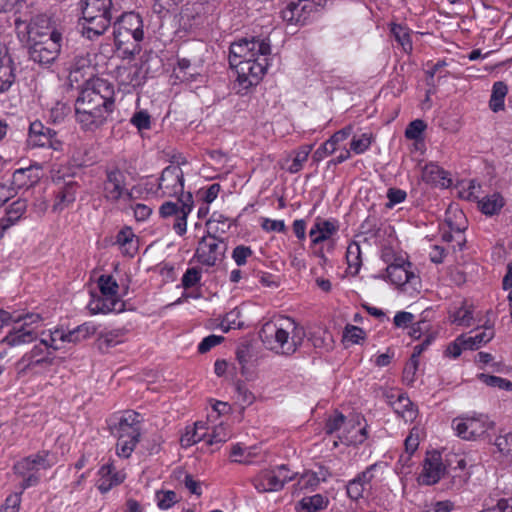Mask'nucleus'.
Listing matches in <instances>:
<instances>
[{
    "label": "nucleus",
    "mask_w": 512,
    "mask_h": 512,
    "mask_svg": "<svg viewBox=\"0 0 512 512\" xmlns=\"http://www.w3.org/2000/svg\"><path fill=\"white\" fill-rule=\"evenodd\" d=\"M280 321L265 322L258 335L267 349L280 355L291 356L302 345L305 330L289 317Z\"/></svg>",
    "instance_id": "1"
},
{
    "label": "nucleus",
    "mask_w": 512,
    "mask_h": 512,
    "mask_svg": "<svg viewBox=\"0 0 512 512\" xmlns=\"http://www.w3.org/2000/svg\"><path fill=\"white\" fill-rule=\"evenodd\" d=\"M80 24L81 33L89 40H94L103 35L111 25L112 0H81Z\"/></svg>",
    "instance_id": "2"
},
{
    "label": "nucleus",
    "mask_w": 512,
    "mask_h": 512,
    "mask_svg": "<svg viewBox=\"0 0 512 512\" xmlns=\"http://www.w3.org/2000/svg\"><path fill=\"white\" fill-rule=\"evenodd\" d=\"M114 43L125 56H134L141 50L143 21L135 12L123 13L113 24Z\"/></svg>",
    "instance_id": "3"
},
{
    "label": "nucleus",
    "mask_w": 512,
    "mask_h": 512,
    "mask_svg": "<svg viewBox=\"0 0 512 512\" xmlns=\"http://www.w3.org/2000/svg\"><path fill=\"white\" fill-rule=\"evenodd\" d=\"M14 25L17 38L21 43L52 39L54 35L57 38H63V27L55 25L51 17L45 13L31 16L30 19L17 17Z\"/></svg>",
    "instance_id": "4"
},
{
    "label": "nucleus",
    "mask_w": 512,
    "mask_h": 512,
    "mask_svg": "<svg viewBox=\"0 0 512 512\" xmlns=\"http://www.w3.org/2000/svg\"><path fill=\"white\" fill-rule=\"evenodd\" d=\"M137 417L138 413L128 412L117 423L110 425L111 433L118 439L116 452L120 457L129 458L140 441L141 431Z\"/></svg>",
    "instance_id": "5"
},
{
    "label": "nucleus",
    "mask_w": 512,
    "mask_h": 512,
    "mask_svg": "<svg viewBox=\"0 0 512 512\" xmlns=\"http://www.w3.org/2000/svg\"><path fill=\"white\" fill-rule=\"evenodd\" d=\"M76 101L113 111L114 85L106 79L94 77L85 81Z\"/></svg>",
    "instance_id": "6"
},
{
    "label": "nucleus",
    "mask_w": 512,
    "mask_h": 512,
    "mask_svg": "<svg viewBox=\"0 0 512 512\" xmlns=\"http://www.w3.org/2000/svg\"><path fill=\"white\" fill-rule=\"evenodd\" d=\"M271 53L270 43L266 40L243 38L230 46L229 64L233 68L244 60H250L256 56H268Z\"/></svg>",
    "instance_id": "7"
},
{
    "label": "nucleus",
    "mask_w": 512,
    "mask_h": 512,
    "mask_svg": "<svg viewBox=\"0 0 512 512\" xmlns=\"http://www.w3.org/2000/svg\"><path fill=\"white\" fill-rule=\"evenodd\" d=\"M227 248L228 245L224 239L208 231V234L198 242L194 258L204 266L213 267L224 259Z\"/></svg>",
    "instance_id": "8"
},
{
    "label": "nucleus",
    "mask_w": 512,
    "mask_h": 512,
    "mask_svg": "<svg viewBox=\"0 0 512 512\" xmlns=\"http://www.w3.org/2000/svg\"><path fill=\"white\" fill-rule=\"evenodd\" d=\"M63 38L54 35L52 39L31 41L22 43L27 49L28 57L40 66L49 67L58 58Z\"/></svg>",
    "instance_id": "9"
},
{
    "label": "nucleus",
    "mask_w": 512,
    "mask_h": 512,
    "mask_svg": "<svg viewBox=\"0 0 512 512\" xmlns=\"http://www.w3.org/2000/svg\"><path fill=\"white\" fill-rule=\"evenodd\" d=\"M295 475L288 474L285 465L278 466L275 470L264 469L252 478V484L260 492H273L281 490L285 483L293 480Z\"/></svg>",
    "instance_id": "10"
},
{
    "label": "nucleus",
    "mask_w": 512,
    "mask_h": 512,
    "mask_svg": "<svg viewBox=\"0 0 512 512\" xmlns=\"http://www.w3.org/2000/svg\"><path fill=\"white\" fill-rule=\"evenodd\" d=\"M104 172L103 196L107 201L117 203L127 193V172L115 164L106 166Z\"/></svg>",
    "instance_id": "11"
},
{
    "label": "nucleus",
    "mask_w": 512,
    "mask_h": 512,
    "mask_svg": "<svg viewBox=\"0 0 512 512\" xmlns=\"http://www.w3.org/2000/svg\"><path fill=\"white\" fill-rule=\"evenodd\" d=\"M113 111L75 101V117L84 131L94 132L102 127Z\"/></svg>",
    "instance_id": "12"
},
{
    "label": "nucleus",
    "mask_w": 512,
    "mask_h": 512,
    "mask_svg": "<svg viewBox=\"0 0 512 512\" xmlns=\"http://www.w3.org/2000/svg\"><path fill=\"white\" fill-rule=\"evenodd\" d=\"M268 67L267 56H256L250 60H244L233 67L237 72V80L240 85L248 88L257 85Z\"/></svg>",
    "instance_id": "13"
},
{
    "label": "nucleus",
    "mask_w": 512,
    "mask_h": 512,
    "mask_svg": "<svg viewBox=\"0 0 512 512\" xmlns=\"http://www.w3.org/2000/svg\"><path fill=\"white\" fill-rule=\"evenodd\" d=\"M28 144L32 147H48L56 152H61L64 145L58 132L44 126L40 121H34L30 124Z\"/></svg>",
    "instance_id": "14"
},
{
    "label": "nucleus",
    "mask_w": 512,
    "mask_h": 512,
    "mask_svg": "<svg viewBox=\"0 0 512 512\" xmlns=\"http://www.w3.org/2000/svg\"><path fill=\"white\" fill-rule=\"evenodd\" d=\"M158 189L162 191V196L185 199L182 169L178 165L167 166L159 178Z\"/></svg>",
    "instance_id": "15"
},
{
    "label": "nucleus",
    "mask_w": 512,
    "mask_h": 512,
    "mask_svg": "<svg viewBox=\"0 0 512 512\" xmlns=\"http://www.w3.org/2000/svg\"><path fill=\"white\" fill-rule=\"evenodd\" d=\"M453 425L457 435L465 440H475L491 427L488 418L483 415L455 419Z\"/></svg>",
    "instance_id": "16"
},
{
    "label": "nucleus",
    "mask_w": 512,
    "mask_h": 512,
    "mask_svg": "<svg viewBox=\"0 0 512 512\" xmlns=\"http://www.w3.org/2000/svg\"><path fill=\"white\" fill-rule=\"evenodd\" d=\"M316 12L309 2L290 0L282 9L281 17L287 24L305 25Z\"/></svg>",
    "instance_id": "17"
},
{
    "label": "nucleus",
    "mask_w": 512,
    "mask_h": 512,
    "mask_svg": "<svg viewBox=\"0 0 512 512\" xmlns=\"http://www.w3.org/2000/svg\"><path fill=\"white\" fill-rule=\"evenodd\" d=\"M412 263L403 258H395L386 268L387 278L396 286L416 284L419 277L411 270Z\"/></svg>",
    "instance_id": "18"
},
{
    "label": "nucleus",
    "mask_w": 512,
    "mask_h": 512,
    "mask_svg": "<svg viewBox=\"0 0 512 512\" xmlns=\"http://www.w3.org/2000/svg\"><path fill=\"white\" fill-rule=\"evenodd\" d=\"M16 83V67L8 48L0 44V96L8 94Z\"/></svg>",
    "instance_id": "19"
},
{
    "label": "nucleus",
    "mask_w": 512,
    "mask_h": 512,
    "mask_svg": "<svg viewBox=\"0 0 512 512\" xmlns=\"http://www.w3.org/2000/svg\"><path fill=\"white\" fill-rule=\"evenodd\" d=\"M445 472V466L442 463L439 452L428 453L424 460L423 470L420 474V481L425 485L436 484Z\"/></svg>",
    "instance_id": "20"
},
{
    "label": "nucleus",
    "mask_w": 512,
    "mask_h": 512,
    "mask_svg": "<svg viewBox=\"0 0 512 512\" xmlns=\"http://www.w3.org/2000/svg\"><path fill=\"white\" fill-rule=\"evenodd\" d=\"M37 339V333L28 328V324L24 323L19 328L14 327L9 333L1 340V344L8 347H15L22 344L32 343Z\"/></svg>",
    "instance_id": "21"
},
{
    "label": "nucleus",
    "mask_w": 512,
    "mask_h": 512,
    "mask_svg": "<svg viewBox=\"0 0 512 512\" xmlns=\"http://www.w3.org/2000/svg\"><path fill=\"white\" fill-rule=\"evenodd\" d=\"M79 189V184L76 181H68L63 184L56 192L55 203L53 205L54 211H61L69 204L75 201L76 193Z\"/></svg>",
    "instance_id": "22"
},
{
    "label": "nucleus",
    "mask_w": 512,
    "mask_h": 512,
    "mask_svg": "<svg viewBox=\"0 0 512 512\" xmlns=\"http://www.w3.org/2000/svg\"><path fill=\"white\" fill-rule=\"evenodd\" d=\"M338 230L334 222L317 218L312 226L309 236L313 244H318L329 239Z\"/></svg>",
    "instance_id": "23"
},
{
    "label": "nucleus",
    "mask_w": 512,
    "mask_h": 512,
    "mask_svg": "<svg viewBox=\"0 0 512 512\" xmlns=\"http://www.w3.org/2000/svg\"><path fill=\"white\" fill-rule=\"evenodd\" d=\"M117 78L120 85L136 88L144 83L145 76L142 68L137 65L120 67L117 70Z\"/></svg>",
    "instance_id": "24"
},
{
    "label": "nucleus",
    "mask_w": 512,
    "mask_h": 512,
    "mask_svg": "<svg viewBox=\"0 0 512 512\" xmlns=\"http://www.w3.org/2000/svg\"><path fill=\"white\" fill-rule=\"evenodd\" d=\"M395 413L401 416L406 422H412L417 416V409L412 401L404 393H398L395 401H390Z\"/></svg>",
    "instance_id": "25"
},
{
    "label": "nucleus",
    "mask_w": 512,
    "mask_h": 512,
    "mask_svg": "<svg viewBox=\"0 0 512 512\" xmlns=\"http://www.w3.org/2000/svg\"><path fill=\"white\" fill-rule=\"evenodd\" d=\"M124 303L118 298L101 296L93 299L88 307L93 314L97 313H108L112 311L121 312L123 310Z\"/></svg>",
    "instance_id": "26"
},
{
    "label": "nucleus",
    "mask_w": 512,
    "mask_h": 512,
    "mask_svg": "<svg viewBox=\"0 0 512 512\" xmlns=\"http://www.w3.org/2000/svg\"><path fill=\"white\" fill-rule=\"evenodd\" d=\"M124 331L122 329H115L99 333L95 345L101 353H108L111 348L122 343Z\"/></svg>",
    "instance_id": "27"
},
{
    "label": "nucleus",
    "mask_w": 512,
    "mask_h": 512,
    "mask_svg": "<svg viewBox=\"0 0 512 512\" xmlns=\"http://www.w3.org/2000/svg\"><path fill=\"white\" fill-rule=\"evenodd\" d=\"M179 202H182V210L177 215H175L173 229L179 236H182L186 233L187 217L193 209L192 194L187 193L185 199L179 198Z\"/></svg>",
    "instance_id": "28"
},
{
    "label": "nucleus",
    "mask_w": 512,
    "mask_h": 512,
    "mask_svg": "<svg viewBox=\"0 0 512 512\" xmlns=\"http://www.w3.org/2000/svg\"><path fill=\"white\" fill-rule=\"evenodd\" d=\"M329 504L327 497L321 494L302 498L296 505L297 512H318L326 509Z\"/></svg>",
    "instance_id": "29"
},
{
    "label": "nucleus",
    "mask_w": 512,
    "mask_h": 512,
    "mask_svg": "<svg viewBox=\"0 0 512 512\" xmlns=\"http://www.w3.org/2000/svg\"><path fill=\"white\" fill-rule=\"evenodd\" d=\"M445 222L448 225L450 231L457 234V242L458 245L461 246V244L465 241L462 233L466 229V221L463 212L459 210H455L454 212L448 211L446 214Z\"/></svg>",
    "instance_id": "30"
},
{
    "label": "nucleus",
    "mask_w": 512,
    "mask_h": 512,
    "mask_svg": "<svg viewBox=\"0 0 512 512\" xmlns=\"http://www.w3.org/2000/svg\"><path fill=\"white\" fill-rule=\"evenodd\" d=\"M505 204L504 198L499 193H493L478 201V208L485 215L498 214Z\"/></svg>",
    "instance_id": "31"
},
{
    "label": "nucleus",
    "mask_w": 512,
    "mask_h": 512,
    "mask_svg": "<svg viewBox=\"0 0 512 512\" xmlns=\"http://www.w3.org/2000/svg\"><path fill=\"white\" fill-rule=\"evenodd\" d=\"M507 92L508 87L503 81H497L493 84L492 94L489 101V107L493 112H499L504 109V99Z\"/></svg>",
    "instance_id": "32"
},
{
    "label": "nucleus",
    "mask_w": 512,
    "mask_h": 512,
    "mask_svg": "<svg viewBox=\"0 0 512 512\" xmlns=\"http://www.w3.org/2000/svg\"><path fill=\"white\" fill-rule=\"evenodd\" d=\"M30 173L31 168H20L13 173L11 186L16 192L18 189H28L38 182V179L31 178Z\"/></svg>",
    "instance_id": "33"
},
{
    "label": "nucleus",
    "mask_w": 512,
    "mask_h": 512,
    "mask_svg": "<svg viewBox=\"0 0 512 512\" xmlns=\"http://www.w3.org/2000/svg\"><path fill=\"white\" fill-rule=\"evenodd\" d=\"M205 429V425L202 422H196L194 427L186 430V433L182 435L180 443L182 447H190L197 442L203 440L206 437L205 433H200V430Z\"/></svg>",
    "instance_id": "34"
},
{
    "label": "nucleus",
    "mask_w": 512,
    "mask_h": 512,
    "mask_svg": "<svg viewBox=\"0 0 512 512\" xmlns=\"http://www.w3.org/2000/svg\"><path fill=\"white\" fill-rule=\"evenodd\" d=\"M96 333V327L93 325H90L88 323H84L82 325H79L74 330H71L67 333L68 342L70 343H78L82 340L87 339L91 335H94Z\"/></svg>",
    "instance_id": "35"
},
{
    "label": "nucleus",
    "mask_w": 512,
    "mask_h": 512,
    "mask_svg": "<svg viewBox=\"0 0 512 512\" xmlns=\"http://www.w3.org/2000/svg\"><path fill=\"white\" fill-rule=\"evenodd\" d=\"M421 178L426 183H440L444 179V170L434 163L426 164L422 168Z\"/></svg>",
    "instance_id": "36"
},
{
    "label": "nucleus",
    "mask_w": 512,
    "mask_h": 512,
    "mask_svg": "<svg viewBox=\"0 0 512 512\" xmlns=\"http://www.w3.org/2000/svg\"><path fill=\"white\" fill-rule=\"evenodd\" d=\"M311 150L312 146L304 145L295 151V156L291 165L287 168V171L291 174L298 173L303 168V164L307 161Z\"/></svg>",
    "instance_id": "37"
},
{
    "label": "nucleus",
    "mask_w": 512,
    "mask_h": 512,
    "mask_svg": "<svg viewBox=\"0 0 512 512\" xmlns=\"http://www.w3.org/2000/svg\"><path fill=\"white\" fill-rule=\"evenodd\" d=\"M478 379L489 387H494L505 391H512V381L508 379L485 373L479 374Z\"/></svg>",
    "instance_id": "38"
},
{
    "label": "nucleus",
    "mask_w": 512,
    "mask_h": 512,
    "mask_svg": "<svg viewBox=\"0 0 512 512\" xmlns=\"http://www.w3.org/2000/svg\"><path fill=\"white\" fill-rule=\"evenodd\" d=\"M346 259L349 268H354L357 273L362 265L361 248L357 242H351L346 251Z\"/></svg>",
    "instance_id": "39"
},
{
    "label": "nucleus",
    "mask_w": 512,
    "mask_h": 512,
    "mask_svg": "<svg viewBox=\"0 0 512 512\" xmlns=\"http://www.w3.org/2000/svg\"><path fill=\"white\" fill-rule=\"evenodd\" d=\"M98 286L103 296L117 298L118 284L111 275H101L98 279Z\"/></svg>",
    "instance_id": "40"
},
{
    "label": "nucleus",
    "mask_w": 512,
    "mask_h": 512,
    "mask_svg": "<svg viewBox=\"0 0 512 512\" xmlns=\"http://www.w3.org/2000/svg\"><path fill=\"white\" fill-rule=\"evenodd\" d=\"M27 209V201L25 199H18L14 201L6 210V220L13 225L22 217Z\"/></svg>",
    "instance_id": "41"
},
{
    "label": "nucleus",
    "mask_w": 512,
    "mask_h": 512,
    "mask_svg": "<svg viewBox=\"0 0 512 512\" xmlns=\"http://www.w3.org/2000/svg\"><path fill=\"white\" fill-rule=\"evenodd\" d=\"M494 337V332L488 328L475 336L465 338L466 347L470 350L478 349L482 344L488 343Z\"/></svg>",
    "instance_id": "42"
},
{
    "label": "nucleus",
    "mask_w": 512,
    "mask_h": 512,
    "mask_svg": "<svg viewBox=\"0 0 512 512\" xmlns=\"http://www.w3.org/2000/svg\"><path fill=\"white\" fill-rule=\"evenodd\" d=\"M391 33L405 51L412 49L411 36L407 28L399 24H394L391 27Z\"/></svg>",
    "instance_id": "43"
},
{
    "label": "nucleus",
    "mask_w": 512,
    "mask_h": 512,
    "mask_svg": "<svg viewBox=\"0 0 512 512\" xmlns=\"http://www.w3.org/2000/svg\"><path fill=\"white\" fill-rule=\"evenodd\" d=\"M228 219L224 217L222 214L214 213L211 218L207 221L208 231L212 233H225L228 229H230L231 224L227 223Z\"/></svg>",
    "instance_id": "44"
},
{
    "label": "nucleus",
    "mask_w": 512,
    "mask_h": 512,
    "mask_svg": "<svg viewBox=\"0 0 512 512\" xmlns=\"http://www.w3.org/2000/svg\"><path fill=\"white\" fill-rule=\"evenodd\" d=\"M157 505L162 510L171 508L179 501L178 495L172 490L156 492Z\"/></svg>",
    "instance_id": "45"
},
{
    "label": "nucleus",
    "mask_w": 512,
    "mask_h": 512,
    "mask_svg": "<svg viewBox=\"0 0 512 512\" xmlns=\"http://www.w3.org/2000/svg\"><path fill=\"white\" fill-rule=\"evenodd\" d=\"M426 123L421 119L413 120L408 124L405 130V137L410 140H422V134L426 129Z\"/></svg>",
    "instance_id": "46"
},
{
    "label": "nucleus",
    "mask_w": 512,
    "mask_h": 512,
    "mask_svg": "<svg viewBox=\"0 0 512 512\" xmlns=\"http://www.w3.org/2000/svg\"><path fill=\"white\" fill-rule=\"evenodd\" d=\"M499 452L512 461V432L499 435L495 440Z\"/></svg>",
    "instance_id": "47"
},
{
    "label": "nucleus",
    "mask_w": 512,
    "mask_h": 512,
    "mask_svg": "<svg viewBox=\"0 0 512 512\" xmlns=\"http://www.w3.org/2000/svg\"><path fill=\"white\" fill-rule=\"evenodd\" d=\"M71 113V107L63 102H57L50 109V120L53 123H61Z\"/></svg>",
    "instance_id": "48"
},
{
    "label": "nucleus",
    "mask_w": 512,
    "mask_h": 512,
    "mask_svg": "<svg viewBox=\"0 0 512 512\" xmlns=\"http://www.w3.org/2000/svg\"><path fill=\"white\" fill-rule=\"evenodd\" d=\"M202 270L200 267H191L186 270L182 276V286L185 289H190L198 284L201 280Z\"/></svg>",
    "instance_id": "49"
},
{
    "label": "nucleus",
    "mask_w": 512,
    "mask_h": 512,
    "mask_svg": "<svg viewBox=\"0 0 512 512\" xmlns=\"http://www.w3.org/2000/svg\"><path fill=\"white\" fill-rule=\"evenodd\" d=\"M372 144V137L370 134L364 133L361 135L360 138H353L350 143V152H354L355 154H362L366 150L369 149V147Z\"/></svg>",
    "instance_id": "50"
},
{
    "label": "nucleus",
    "mask_w": 512,
    "mask_h": 512,
    "mask_svg": "<svg viewBox=\"0 0 512 512\" xmlns=\"http://www.w3.org/2000/svg\"><path fill=\"white\" fill-rule=\"evenodd\" d=\"M364 491L365 485L356 477L350 480L346 485L347 496L353 501H358L363 498Z\"/></svg>",
    "instance_id": "51"
},
{
    "label": "nucleus",
    "mask_w": 512,
    "mask_h": 512,
    "mask_svg": "<svg viewBox=\"0 0 512 512\" xmlns=\"http://www.w3.org/2000/svg\"><path fill=\"white\" fill-rule=\"evenodd\" d=\"M132 125H134L139 131L150 129L151 117L145 110L137 111L133 114L130 119Z\"/></svg>",
    "instance_id": "52"
},
{
    "label": "nucleus",
    "mask_w": 512,
    "mask_h": 512,
    "mask_svg": "<svg viewBox=\"0 0 512 512\" xmlns=\"http://www.w3.org/2000/svg\"><path fill=\"white\" fill-rule=\"evenodd\" d=\"M472 310L464 306L458 308L452 315V322L457 325L469 327L472 324Z\"/></svg>",
    "instance_id": "53"
},
{
    "label": "nucleus",
    "mask_w": 512,
    "mask_h": 512,
    "mask_svg": "<svg viewBox=\"0 0 512 512\" xmlns=\"http://www.w3.org/2000/svg\"><path fill=\"white\" fill-rule=\"evenodd\" d=\"M463 349H468V347H466L465 337L459 336L455 341L447 346L446 350L444 351V355L446 357L457 358L461 355Z\"/></svg>",
    "instance_id": "54"
},
{
    "label": "nucleus",
    "mask_w": 512,
    "mask_h": 512,
    "mask_svg": "<svg viewBox=\"0 0 512 512\" xmlns=\"http://www.w3.org/2000/svg\"><path fill=\"white\" fill-rule=\"evenodd\" d=\"M253 254L249 246L238 245L233 249L232 259L238 266H243L247 263V259Z\"/></svg>",
    "instance_id": "55"
},
{
    "label": "nucleus",
    "mask_w": 512,
    "mask_h": 512,
    "mask_svg": "<svg viewBox=\"0 0 512 512\" xmlns=\"http://www.w3.org/2000/svg\"><path fill=\"white\" fill-rule=\"evenodd\" d=\"M419 366V359H415L413 357H410L409 361L405 364V367L403 369V381L410 385L415 381L416 372L418 370Z\"/></svg>",
    "instance_id": "56"
},
{
    "label": "nucleus",
    "mask_w": 512,
    "mask_h": 512,
    "mask_svg": "<svg viewBox=\"0 0 512 512\" xmlns=\"http://www.w3.org/2000/svg\"><path fill=\"white\" fill-rule=\"evenodd\" d=\"M319 483L320 477L316 473L308 471L301 475L297 482V486H299L300 489H315Z\"/></svg>",
    "instance_id": "57"
},
{
    "label": "nucleus",
    "mask_w": 512,
    "mask_h": 512,
    "mask_svg": "<svg viewBox=\"0 0 512 512\" xmlns=\"http://www.w3.org/2000/svg\"><path fill=\"white\" fill-rule=\"evenodd\" d=\"M344 422L345 416L340 412H336L333 416H330L325 423L324 430L326 434H332L338 431Z\"/></svg>",
    "instance_id": "58"
},
{
    "label": "nucleus",
    "mask_w": 512,
    "mask_h": 512,
    "mask_svg": "<svg viewBox=\"0 0 512 512\" xmlns=\"http://www.w3.org/2000/svg\"><path fill=\"white\" fill-rule=\"evenodd\" d=\"M338 150L337 146L334 142L329 138L325 141L313 154V160L315 162H319L323 160L326 156L334 153Z\"/></svg>",
    "instance_id": "59"
},
{
    "label": "nucleus",
    "mask_w": 512,
    "mask_h": 512,
    "mask_svg": "<svg viewBox=\"0 0 512 512\" xmlns=\"http://www.w3.org/2000/svg\"><path fill=\"white\" fill-rule=\"evenodd\" d=\"M381 467H386L385 463L376 462L370 466H368L364 471L357 474L356 478L360 480L364 485L369 484L374 478V472Z\"/></svg>",
    "instance_id": "60"
},
{
    "label": "nucleus",
    "mask_w": 512,
    "mask_h": 512,
    "mask_svg": "<svg viewBox=\"0 0 512 512\" xmlns=\"http://www.w3.org/2000/svg\"><path fill=\"white\" fill-rule=\"evenodd\" d=\"M21 494L22 491L9 495L2 505L0 512H18L21 503Z\"/></svg>",
    "instance_id": "61"
},
{
    "label": "nucleus",
    "mask_w": 512,
    "mask_h": 512,
    "mask_svg": "<svg viewBox=\"0 0 512 512\" xmlns=\"http://www.w3.org/2000/svg\"><path fill=\"white\" fill-rule=\"evenodd\" d=\"M344 337L348 341H350L354 344H358V343H360L361 340H364L365 332L362 328H359L357 326L347 325L345 327Z\"/></svg>",
    "instance_id": "62"
},
{
    "label": "nucleus",
    "mask_w": 512,
    "mask_h": 512,
    "mask_svg": "<svg viewBox=\"0 0 512 512\" xmlns=\"http://www.w3.org/2000/svg\"><path fill=\"white\" fill-rule=\"evenodd\" d=\"M235 389L238 393V398L245 403L246 405H251L254 400L255 396L254 394L248 389L246 384L242 381H238L235 384Z\"/></svg>",
    "instance_id": "63"
},
{
    "label": "nucleus",
    "mask_w": 512,
    "mask_h": 512,
    "mask_svg": "<svg viewBox=\"0 0 512 512\" xmlns=\"http://www.w3.org/2000/svg\"><path fill=\"white\" fill-rule=\"evenodd\" d=\"M406 453L411 456L419 446V431L413 428L404 442Z\"/></svg>",
    "instance_id": "64"
}]
</instances>
